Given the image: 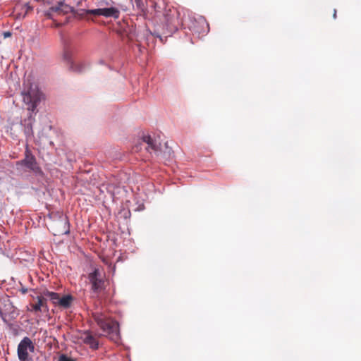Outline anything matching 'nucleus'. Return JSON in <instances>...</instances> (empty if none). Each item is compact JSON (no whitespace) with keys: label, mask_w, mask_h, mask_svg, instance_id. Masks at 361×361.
Segmentation results:
<instances>
[{"label":"nucleus","mask_w":361,"mask_h":361,"mask_svg":"<svg viewBox=\"0 0 361 361\" xmlns=\"http://www.w3.org/2000/svg\"><path fill=\"white\" fill-rule=\"evenodd\" d=\"M136 4L137 9L140 11L144 12L145 10V6L143 2V0H134Z\"/></svg>","instance_id":"a211bd4d"},{"label":"nucleus","mask_w":361,"mask_h":361,"mask_svg":"<svg viewBox=\"0 0 361 361\" xmlns=\"http://www.w3.org/2000/svg\"><path fill=\"white\" fill-rule=\"evenodd\" d=\"M59 361H75V360L73 359H72L71 357H69L67 355L62 354L59 357Z\"/></svg>","instance_id":"6ab92c4d"},{"label":"nucleus","mask_w":361,"mask_h":361,"mask_svg":"<svg viewBox=\"0 0 361 361\" xmlns=\"http://www.w3.org/2000/svg\"><path fill=\"white\" fill-rule=\"evenodd\" d=\"M4 35L5 37H10L11 35V34L9 32H6L4 33Z\"/></svg>","instance_id":"412c9836"},{"label":"nucleus","mask_w":361,"mask_h":361,"mask_svg":"<svg viewBox=\"0 0 361 361\" xmlns=\"http://www.w3.org/2000/svg\"><path fill=\"white\" fill-rule=\"evenodd\" d=\"M87 279L93 293L99 294L105 290L107 280L102 270L98 268L94 269L92 272L88 274Z\"/></svg>","instance_id":"20e7f679"},{"label":"nucleus","mask_w":361,"mask_h":361,"mask_svg":"<svg viewBox=\"0 0 361 361\" xmlns=\"http://www.w3.org/2000/svg\"><path fill=\"white\" fill-rule=\"evenodd\" d=\"M333 17L334 19L336 18V9L334 10Z\"/></svg>","instance_id":"4be33fe9"},{"label":"nucleus","mask_w":361,"mask_h":361,"mask_svg":"<svg viewBox=\"0 0 361 361\" xmlns=\"http://www.w3.org/2000/svg\"><path fill=\"white\" fill-rule=\"evenodd\" d=\"M80 339L82 342L90 346V348L96 350L98 348L99 343L94 336L89 331H84L80 334Z\"/></svg>","instance_id":"9d476101"},{"label":"nucleus","mask_w":361,"mask_h":361,"mask_svg":"<svg viewBox=\"0 0 361 361\" xmlns=\"http://www.w3.org/2000/svg\"><path fill=\"white\" fill-rule=\"evenodd\" d=\"M21 95L27 109L33 112L40 102L42 94L35 84L26 80L23 82Z\"/></svg>","instance_id":"f03ea898"},{"label":"nucleus","mask_w":361,"mask_h":361,"mask_svg":"<svg viewBox=\"0 0 361 361\" xmlns=\"http://www.w3.org/2000/svg\"><path fill=\"white\" fill-rule=\"evenodd\" d=\"M143 142L147 145V149L149 151V149L157 153L160 151L161 144L156 139L152 138L149 135H145L142 137Z\"/></svg>","instance_id":"f8f14e48"},{"label":"nucleus","mask_w":361,"mask_h":361,"mask_svg":"<svg viewBox=\"0 0 361 361\" xmlns=\"http://www.w3.org/2000/svg\"><path fill=\"white\" fill-rule=\"evenodd\" d=\"M83 13L90 14V15H94V16H101V8L85 10V11H82V13H81L80 15L82 16Z\"/></svg>","instance_id":"f3484780"},{"label":"nucleus","mask_w":361,"mask_h":361,"mask_svg":"<svg viewBox=\"0 0 361 361\" xmlns=\"http://www.w3.org/2000/svg\"><path fill=\"white\" fill-rule=\"evenodd\" d=\"M51 229L54 235L68 233L69 226L67 218L63 216H59V219L57 221L53 222Z\"/></svg>","instance_id":"6e6552de"},{"label":"nucleus","mask_w":361,"mask_h":361,"mask_svg":"<svg viewBox=\"0 0 361 361\" xmlns=\"http://www.w3.org/2000/svg\"><path fill=\"white\" fill-rule=\"evenodd\" d=\"M65 57L68 61V62L70 63V68L72 71H73L75 72L80 73L84 70V68H85L84 64H82L81 63H76V62L71 61V59L69 58L68 53L66 52L65 54Z\"/></svg>","instance_id":"2eb2a0df"},{"label":"nucleus","mask_w":361,"mask_h":361,"mask_svg":"<svg viewBox=\"0 0 361 361\" xmlns=\"http://www.w3.org/2000/svg\"><path fill=\"white\" fill-rule=\"evenodd\" d=\"M17 165L25 166L30 171H32L35 173H42V170L38 166L35 156H33L28 149L25 151V158L18 161Z\"/></svg>","instance_id":"0eeeda50"},{"label":"nucleus","mask_w":361,"mask_h":361,"mask_svg":"<svg viewBox=\"0 0 361 361\" xmlns=\"http://www.w3.org/2000/svg\"><path fill=\"white\" fill-rule=\"evenodd\" d=\"M120 12L118 8L114 7L104 8H101V16L106 18L113 17L114 18H118Z\"/></svg>","instance_id":"4468645a"},{"label":"nucleus","mask_w":361,"mask_h":361,"mask_svg":"<svg viewBox=\"0 0 361 361\" xmlns=\"http://www.w3.org/2000/svg\"><path fill=\"white\" fill-rule=\"evenodd\" d=\"M164 16L166 25L171 28H176L179 25V13L176 9L166 10Z\"/></svg>","instance_id":"1a4fd4ad"},{"label":"nucleus","mask_w":361,"mask_h":361,"mask_svg":"<svg viewBox=\"0 0 361 361\" xmlns=\"http://www.w3.org/2000/svg\"><path fill=\"white\" fill-rule=\"evenodd\" d=\"M37 302L35 304H30L31 311L38 312H42V310L47 311L48 310V307L47 305V299L43 296H37L36 298Z\"/></svg>","instance_id":"ddd939ff"},{"label":"nucleus","mask_w":361,"mask_h":361,"mask_svg":"<svg viewBox=\"0 0 361 361\" xmlns=\"http://www.w3.org/2000/svg\"><path fill=\"white\" fill-rule=\"evenodd\" d=\"M93 318L104 335L114 341H118L120 338L118 324L116 321L106 316L102 313L93 314Z\"/></svg>","instance_id":"f257e3e1"},{"label":"nucleus","mask_w":361,"mask_h":361,"mask_svg":"<svg viewBox=\"0 0 361 361\" xmlns=\"http://www.w3.org/2000/svg\"><path fill=\"white\" fill-rule=\"evenodd\" d=\"M20 292H21L23 294H25V293H27V290H27V288H23H23H20Z\"/></svg>","instance_id":"aec40b11"},{"label":"nucleus","mask_w":361,"mask_h":361,"mask_svg":"<svg viewBox=\"0 0 361 361\" xmlns=\"http://www.w3.org/2000/svg\"><path fill=\"white\" fill-rule=\"evenodd\" d=\"M197 23L201 25L202 29L200 30H197V32L202 35L207 34L209 30V25L206 19L204 17L200 16L198 18Z\"/></svg>","instance_id":"dca6fc26"},{"label":"nucleus","mask_w":361,"mask_h":361,"mask_svg":"<svg viewBox=\"0 0 361 361\" xmlns=\"http://www.w3.org/2000/svg\"><path fill=\"white\" fill-rule=\"evenodd\" d=\"M44 4L49 6L48 10L44 11V16L49 19L56 20V18L70 13H75L73 7L63 2V0H42Z\"/></svg>","instance_id":"7ed1b4c3"},{"label":"nucleus","mask_w":361,"mask_h":361,"mask_svg":"<svg viewBox=\"0 0 361 361\" xmlns=\"http://www.w3.org/2000/svg\"><path fill=\"white\" fill-rule=\"evenodd\" d=\"M35 344L29 337H24L17 348V355L20 361H30L29 353L35 351Z\"/></svg>","instance_id":"423d86ee"},{"label":"nucleus","mask_w":361,"mask_h":361,"mask_svg":"<svg viewBox=\"0 0 361 361\" xmlns=\"http://www.w3.org/2000/svg\"><path fill=\"white\" fill-rule=\"evenodd\" d=\"M43 295L47 297L53 305L62 309L71 307L74 300L71 295H66L61 297L59 293L47 290L43 292Z\"/></svg>","instance_id":"39448f33"},{"label":"nucleus","mask_w":361,"mask_h":361,"mask_svg":"<svg viewBox=\"0 0 361 361\" xmlns=\"http://www.w3.org/2000/svg\"><path fill=\"white\" fill-rule=\"evenodd\" d=\"M32 8L28 4H18L13 9V16L16 18H23Z\"/></svg>","instance_id":"9b49d317"}]
</instances>
